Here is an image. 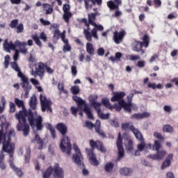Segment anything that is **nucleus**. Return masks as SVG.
<instances>
[{"label": "nucleus", "mask_w": 178, "mask_h": 178, "mask_svg": "<svg viewBox=\"0 0 178 178\" xmlns=\"http://www.w3.org/2000/svg\"><path fill=\"white\" fill-rule=\"evenodd\" d=\"M15 118L19 121L17 124V130L18 131H23L24 137L29 136L30 133V126L31 129L34 130L36 127L37 131H41L44 129V124H42V117L41 115H37V111L33 112L31 109L28 111L27 114H24V111H19L15 114ZM29 123H27V119Z\"/></svg>", "instance_id": "1"}, {"label": "nucleus", "mask_w": 178, "mask_h": 178, "mask_svg": "<svg viewBox=\"0 0 178 178\" xmlns=\"http://www.w3.org/2000/svg\"><path fill=\"white\" fill-rule=\"evenodd\" d=\"M56 129L63 136V139L60 143V148L62 152H65L67 155H70L72 152V144L70 143V138L65 136L67 133V126L66 124L59 122L56 126Z\"/></svg>", "instance_id": "2"}, {"label": "nucleus", "mask_w": 178, "mask_h": 178, "mask_svg": "<svg viewBox=\"0 0 178 178\" xmlns=\"http://www.w3.org/2000/svg\"><path fill=\"white\" fill-rule=\"evenodd\" d=\"M90 145L91 149L86 148V152L89 158L91 165L93 166H98L99 161L97 160V156L94 154L95 148H97L101 152H106V148L104 147V143L99 140L94 141V140H90Z\"/></svg>", "instance_id": "3"}, {"label": "nucleus", "mask_w": 178, "mask_h": 178, "mask_svg": "<svg viewBox=\"0 0 178 178\" xmlns=\"http://www.w3.org/2000/svg\"><path fill=\"white\" fill-rule=\"evenodd\" d=\"M72 99L76 102L77 106L79 108H81L83 105V112L86 113V115L88 116V119H94V115H92V113H91V108L88 107L86 102L81 99V97H77L76 95H74L72 97Z\"/></svg>", "instance_id": "4"}, {"label": "nucleus", "mask_w": 178, "mask_h": 178, "mask_svg": "<svg viewBox=\"0 0 178 178\" xmlns=\"http://www.w3.org/2000/svg\"><path fill=\"white\" fill-rule=\"evenodd\" d=\"M40 101L42 112H49L52 113V101L51 99H47V96L40 95Z\"/></svg>", "instance_id": "5"}, {"label": "nucleus", "mask_w": 178, "mask_h": 178, "mask_svg": "<svg viewBox=\"0 0 178 178\" xmlns=\"http://www.w3.org/2000/svg\"><path fill=\"white\" fill-rule=\"evenodd\" d=\"M116 145L118 149V161L123 159L124 156V149L123 148V139L122 138V134L118 133V136L116 141Z\"/></svg>", "instance_id": "6"}, {"label": "nucleus", "mask_w": 178, "mask_h": 178, "mask_svg": "<svg viewBox=\"0 0 178 178\" xmlns=\"http://www.w3.org/2000/svg\"><path fill=\"white\" fill-rule=\"evenodd\" d=\"M19 79H21L22 81L21 86L25 92L24 97L29 98V92L31 91V86L30 85V82H29V78L26 75H24Z\"/></svg>", "instance_id": "7"}, {"label": "nucleus", "mask_w": 178, "mask_h": 178, "mask_svg": "<svg viewBox=\"0 0 178 178\" xmlns=\"http://www.w3.org/2000/svg\"><path fill=\"white\" fill-rule=\"evenodd\" d=\"M31 74L35 77L39 76L40 79H42L44 77V74H45V64L39 63L38 67L35 68V70H32Z\"/></svg>", "instance_id": "8"}, {"label": "nucleus", "mask_w": 178, "mask_h": 178, "mask_svg": "<svg viewBox=\"0 0 178 178\" xmlns=\"http://www.w3.org/2000/svg\"><path fill=\"white\" fill-rule=\"evenodd\" d=\"M32 38L36 45H38V47H40V48H42V42H41V40H40V39L42 40L43 42H47V33L41 32L40 34V37H38V35L35 34L32 35Z\"/></svg>", "instance_id": "9"}, {"label": "nucleus", "mask_w": 178, "mask_h": 178, "mask_svg": "<svg viewBox=\"0 0 178 178\" xmlns=\"http://www.w3.org/2000/svg\"><path fill=\"white\" fill-rule=\"evenodd\" d=\"M132 50L135 52H139L140 55H144L145 54V50L143 49V42L135 40L131 45Z\"/></svg>", "instance_id": "10"}, {"label": "nucleus", "mask_w": 178, "mask_h": 178, "mask_svg": "<svg viewBox=\"0 0 178 178\" xmlns=\"http://www.w3.org/2000/svg\"><path fill=\"white\" fill-rule=\"evenodd\" d=\"M27 42H20L19 40L15 41V48H19V52L23 55H26L29 53V49H27Z\"/></svg>", "instance_id": "11"}, {"label": "nucleus", "mask_w": 178, "mask_h": 178, "mask_svg": "<svg viewBox=\"0 0 178 178\" xmlns=\"http://www.w3.org/2000/svg\"><path fill=\"white\" fill-rule=\"evenodd\" d=\"M126 35V31H121L120 32H118V31H115L113 33V41L115 42V44H120L122 41H123V38H124V36Z\"/></svg>", "instance_id": "12"}, {"label": "nucleus", "mask_w": 178, "mask_h": 178, "mask_svg": "<svg viewBox=\"0 0 178 178\" xmlns=\"http://www.w3.org/2000/svg\"><path fill=\"white\" fill-rule=\"evenodd\" d=\"M126 95L124 92H114L113 93V97L111 99V102H122L124 101L123 99L124 97Z\"/></svg>", "instance_id": "13"}, {"label": "nucleus", "mask_w": 178, "mask_h": 178, "mask_svg": "<svg viewBox=\"0 0 178 178\" xmlns=\"http://www.w3.org/2000/svg\"><path fill=\"white\" fill-rule=\"evenodd\" d=\"M53 172H54V174H53L54 177L63 178V176H64L63 168L59 166V163L54 164V166L53 168Z\"/></svg>", "instance_id": "14"}, {"label": "nucleus", "mask_w": 178, "mask_h": 178, "mask_svg": "<svg viewBox=\"0 0 178 178\" xmlns=\"http://www.w3.org/2000/svg\"><path fill=\"white\" fill-rule=\"evenodd\" d=\"M83 155L81 153L74 154L72 155V161L79 168H84V163L83 162Z\"/></svg>", "instance_id": "15"}, {"label": "nucleus", "mask_w": 178, "mask_h": 178, "mask_svg": "<svg viewBox=\"0 0 178 178\" xmlns=\"http://www.w3.org/2000/svg\"><path fill=\"white\" fill-rule=\"evenodd\" d=\"M15 149V145L10 144V139L3 141V151L4 152H13Z\"/></svg>", "instance_id": "16"}, {"label": "nucleus", "mask_w": 178, "mask_h": 178, "mask_svg": "<svg viewBox=\"0 0 178 178\" xmlns=\"http://www.w3.org/2000/svg\"><path fill=\"white\" fill-rule=\"evenodd\" d=\"M3 47L4 51H6V52H9L10 49L14 51V49H16V42L13 43V42L10 41L9 42H8V39H6L3 44Z\"/></svg>", "instance_id": "17"}, {"label": "nucleus", "mask_w": 178, "mask_h": 178, "mask_svg": "<svg viewBox=\"0 0 178 178\" xmlns=\"http://www.w3.org/2000/svg\"><path fill=\"white\" fill-rule=\"evenodd\" d=\"M92 26L95 27L92 31V35L94 38H96V40H98V34L97 31H104V26L101 24H97V23L93 24Z\"/></svg>", "instance_id": "18"}, {"label": "nucleus", "mask_w": 178, "mask_h": 178, "mask_svg": "<svg viewBox=\"0 0 178 178\" xmlns=\"http://www.w3.org/2000/svg\"><path fill=\"white\" fill-rule=\"evenodd\" d=\"M129 130H131V131H132V133H134L136 138L138 141H144V138L143 137V134H141V132L140 131H138L136 127H134V126L131 125L129 127Z\"/></svg>", "instance_id": "19"}, {"label": "nucleus", "mask_w": 178, "mask_h": 178, "mask_svg": "<svg viewBox=\"0 0 178 178\" xmlns=\"http://www.w3.org/2000/svg\"><path fill=\"white\" fill-rule=\"evenodd\" d=\"M119 5H122V0H114V2L109 1L107 2V6L111 9V10H114V9H119Z\"/></svg>", "instance_id": "20"}, {"label": "nucleus", "mask_w": 178, "mask_h": 178, "mask_svg": "<svg viewBox=\"0 0 178 178\" xmlns=\"http://www.w3.org/2000/svg\"><path fill=\"white\" fill-rule=\"evenodd\" d=\"M15 104L18 108H22V110L19 111V112H24V115L29 113V111H27V109L24 107V102H23V100L16 97L15 99Z\"/></svg>", "instance_id": "21"}, {"label": "nucleus", "mask_w": 178, "mask_h": 178, "mask_svg": "<svg viewBox=\"0 0 178 178\" xmlns=\"http://www.w3.org/2000/svg\"><path fill=\"white\" fill-rule=\"evenodd\" d=\"M9 163H10V168L13 169V170H14V172H15L17 176H19V177H22V176H23V172L22 171V170L17 167H16V165H15V163H13V159H10L9 160Z\"/></svg>", "instance_id": "22"}, {"label": "nucleus", "mask_w": 178, "mask_h": 178, "mask_svg": "<svg viewBox=\"0 0 178 178\" xmlns=\"http://www.w3.org/2000/svg\"><path fill=\"white\" fill-rule=\"evenodd\" d=\"M95 131L100 136V137H102V138H105L106 137V135H105V133L103 130H101V121L96 120L95 122Z\"/></svg>", "instance_id": "23"}, {"label": "nucleus", "mask_w": 178, "mask_h": 178, "mask_svg": "<svg viewBox=\"0 0 178 178\" xmlns=\"http://www.w3.org/2000/svg\"><path fill=\"white\" fill-rule=\"evenodd\" d=\"M11 69L15 70V72H17V76L21 78L24 75L23 72L20 71V67H19V65H17V63L16 61L10 63Z\"/></svg>", "instance_id": "24"}, {"label": "nucleus", "mask_w": 178, "mask_h": 178, "mask_svg": "<svg viewBox=\"0 0 178 178\" xmlns=\"http://www.w3.org/2000/svg\"><path fill=\"white\" fill-rule=\"evenodd\" d=\"M29 106L31 109H33V111H35L37 109V97L35 95L31 97L29 100Z\"/></svg>", "instance_id": "25"}, {"label": "nucleus", "mask_w": 178, "mask_h": 178, "mask_svg": "<svg viewBox=\"0 0 178 178\" xmlns=\"http://www.w3.org/2000/svg\"><path fill=\"white\" fill-rule=\"evenodd\" d=\"M172 159H173V154H170L161 165V169L163 170L165 169V168L170 166Z\"/></svg>", "instance_id": "26"}, {"label": "nucleus", "mask_w": 178, "mask_h": 178, "mask_svg": "<svg viewBox=\"0 0 178 178\" xmlns=\"http://www.w3.org/2000/svg\"><path fill=\"white\" fill-rule=\"evenodd\" d=\"M133 173V170L131 168L124 167L120 169V174L122 176H130Z\"/></svg>", "instance_id": "27"}, {"label": "nucleus", "mask_w": 178, "mask_h": 178, "mask_svg": "<svg viewBox=\"0 0 178 178\" xmlns=\"http://www.w3.org/2000/svg\"><path fill=\"white\" fill-rule=\"evenodd\" d=\"M149 114L148 113H134L131 116V119H144V118H148Z\"/></svg>", "instance_id": "28"}, {"label": "nucleus", "mask_w": 178, "mask_h": 178, "mask_svg": "<svg viewBox=\"0 0 178 178\" xmlns=\"http://www.w3.org/2000/svg\"><path fill=\"white\" fill-rule=\"evenodd\" d=\"M120 105L122 106V108L128 112V113H131V102L127 103L124 101H121L120 102Z\"/></svg>", "instance_id": "29"}, {"label": "nucleus", "mask_w": 178, "mask_h": 178, "mask_svg": "<svg viewBox=\"0 0 178 178\" xmlns=\"http://www.w3.org/2000/svg\"><path fill=\"white\" fill-rule=\"evenodd\" d=\"M46 128L47 130H49L50 134L54 140L56 138V131H55V128H54V126L52 124L47 123L46 125Z\"/></svg>", "instance_id": "30"}, {"label": "nucleus", "mask_w": 178, "mask_h": 178, "mask_svg": "<svg viewBox=\"0 0 178 178\" xmlns=\"http://www.w3.org/2000/svg\"><path fill=\"white\" fill-rule=\"evenodd\" d=\"M122 56H123V54L121 52H117L115 53V57L113 56L108 58L109 60H111L113 63H115V62H120V59L122 58Z\"/></svg>", "instance_id": "31"}, {"label": "nucleus", "mask_w": 178, "mask_h": 178, "mask_svg": "<svg viewBox=\"0 0 178 178\" xmlns=\"http://www.w3.org/2000/svg\"><path fill=\"white\" fill-rule=\"evenodd\" d=\"M52 172H54V167L50 165L43 173V178H50L52 175Z\"/></svg>", "instance_id": "32"}, {"label": "nucleus", "mask_w": 178, "mask_h": 178, "mask_svg": "<svg viewBox=\"0 0 178 178\" xmlns=\"http://www.w3.org/2000/svg\"><path fill=\"white\" fill-rule=\"evenodd\" d=\"M35 140L36 141L37 144L39 145L38 149H42V147H44V141L40 137L38 134H36L35 136Z\"/></svg>", "instance_id": "33"}, {"label": "nucleus", "mask_w": 178, "mask_h": 178, "mask_svg": "<svg viewBox=\"0 0 178 178\" xmlns=\"http://www.w3.org/2000/svg\"><path fill=\"white\" fill-rule=\"evenodd\" d=\"M90 28L83 30V34L87 40V41L91 42L92 41V33L90 32Z\"/></svg>", "instance_id": "34"}, {"label": "nucleus", "mask_w": 178, "mask_h": 178, "mask_svg": "<svg viewBox=\"0 0 178 178\" xmlns=\"http://www.w3.org/2000/svg\"><path fill=\"white\" fill-rule=\"evenodd\" d=\"M31 149L30 148V147H26V151L24 156L25 163H29L30 162V159L31 158Z\"/></svg>", "instance_id": "35"}, {"label": "nucleus", "mask_w": 178, "mask_h": 178, "mask_svg": "<svg viewBox=\"0 0 178 178\" xmlns=\"http://www.w3.org/2000/svg\"><path fill=\"white\" fill-rule=\"evenodd\" d=\"M147 87H148V88H152V90H156V88L158 90H161L162 84L159 83L156 85L155 83H151V82H149L147 83Z\"/></svg>", "instance_id": "36"}, {"label": "nucleus", "mask_w": 178, "mask_h": 178, "mask_svg": "<svg viewBox=\"0 0 178 178\" xmlns=\"http://www.w3.org/2000/svg\"><path fill=\"white\" fill-rule=\"evenodd\" d=\"M72 16H73V14L70 11H68L67 13H64L63 15V20H65V23L69 24V22Z\"/></svg>", "instance_id": "37"}, {"label": "nucleus", "mask_w": 178, "mask_h": 178, "mask_svg": "<svg viewBox=\"0 0 178 178\" xmlns=\"http://www.w3.org/2000/svg\"><path fill=\"white\" fill-rule=\"evenodd\" d=\"M60 35V31H59L58 29L54 30V36H53V42L54 44H56V42H58V40H59Z\"/></svg>", "instance_id": "38"}, {"label": "nucleus", "mask_w": 178, "mask_h": 178, "mask_svg": "<svg viewBox=\"0 0 178 178\" xmlns=\"http://www.w3.org/2000/svg\"><path fill=\"white\" fill-rule=\"evenodd\" d=\"M3 159H5V155L3 154V152L0 153V168L1 170H5L6 169V165H5V163H3Z\"/></svg>", "instance_id": "39"}, {"label": "nucleus", "mask_w": 178, "mask_h": 178, "mask_svg": "<svg viewBox=\"0 0 178 178\" xmlns=\"http://www.w3.org/2000/svg\"><path fill=\"white\" fill-rule=\"evenodd\" d=\"M102 102L106 108H108V109H113V106L111 105V102H109V99L108 98H104L102 99Z\"/></svg>", "instance_id": "40"}, {"label": "nucleus", "mask_w": 178, "mask_h": 178, "mask_svg": "<svg viewBox=\"0 0 178 178\" xmlns=\"http://www.w3.org/2000/svg\"><path fill=\"white\" fill-rule=\"evenodd\" d=\"M94 47H92L91 43H87L86 44V52L90 55L92 56L94 55Z\"/></svg>", "instance_id": "41"}, {"label": "nucleus", "mask_w": 178, "mask_h": 178, "mask_svg": "<svg viewBox=\"0 0 178 178\" xmlns=\"http://www.w3.org/2000/svg\"><path fill=\"white\" fill-rule=\"evenodd\" d=\"M88 18L89 24H91V26H92L94 24H95L94 20H95V19H97V17H95V14H94V13L88 14Z\"/></svg>", "instance_id": "42"}, {"label": "nucleus", "mask_w": 178, "mask_h": 178, "mask_svg": "<svg viewBox=\"0 0 178 178\" xmlns=\"http://www.w3.org/2000/svg\"><path fill=\"white\" fill-rule=\"evenodd\" d=\"M97 115L99 116V118L100 119H102V120H106L108 119H109V116H111V114L109 113H102V111H99V113H97Z\"/></svg>", "instance_id": "43"}, {"label": "nucleus", "mask_w": 178, "mask_h": 178, "mask_svg": "<svg viewBox=\"0 0 178 178\" xmlns=\"http://www.w3.org/2000/svg\"><path fill=\"white\" fill-rule=\"evenodd\" d=\"M85 7L87 10L88 9H91L92 8V5H94V0H84Z\"/></svg>", "instance_id": "44"}, {"label": "nucleus", "mask_w": 178, "mask_h": 178, "mask_svg": "<svg viewBox=\"0 0 178 178\" xmlns=\"http://www.w3.org/2000/svg\"><path fill=\"white\" fill-rule=\"evenodd\" d=\"M101 102H92L91 106H93L95 111L99 113V112L101 111Z\"/></svg>", "instance_id": "45"}, {"label": "nucleus", "mask_w": 178, "mask_h": 178, "mask_svg": "<svg viewBox=\"0 0 178 178\" xmlns=\"http://www.w3.org/2000/svg\"><path fill=\"white\" fill-rule=\"evenodd\" d=\"M163 131L164 133H173V127L170 124H166L163 127Z\"/></svg>", "instance_id": "46"}, {"label": "nucleus", "mask_w": 178, "mask_h": 178, "mask_svg": "<svg viewBox=\"0 0 178 178\" xmlns=\"http://www.w3.org/2000/svg\"><path fill=\"white\" fill-rule=\"evenodd\" d=\"M108 123L111 124V126H112V127H115V129L119 127V121H118V119L116 118L109 120Z\"/></svg>", "instance_id": "47"}, {"label": "nucleus", "mask_w": 178, "mask_h": 178, "mask_svg": "<svg viewBox=\"0 0 178 178\" xmlns=\"http://www.w3.org/2000/svg\"><path fill=\"white\" fill-rule=\"evenodd\" d=\"M157 152V158L159 159V161H162L163 159V157L166 155V151L165 150H159Z\"/></svg>", "instance_id": "48"}, {"label": "nucleus", "mask_w": 178, "mask_h": 178, "mask_svg": "<svg viewBox=\"0 0 178 178\" xmlns=\"http://www.w3.org/2000/svg\"><path fill=\"white\" fill-rule=\"evenodd\" d=\"M143 42H142L143 45H145V48H148V45H149V38L147 35H145L143 38Z\"/></svg>", "instance_id": "49"}, {"label": "nucleus", "mask_w": 178, "mask_h": 178, "mask_svg": "<svg viewBox=\"0 0 178 178\" xmlns=\"http://www.w3.org/2000/svg\"><path fill=\"white\" fill-rule=\"evenodd\" d=\"M141 143L138 145V150L140 152H143L144 149H147V145H145V142L144 140L140 141Z\"/></svg>", "instance_id": "50"}, {"label": "nucleus", "mask_w": 178, "mask_h": 178, "mask_svg": "<svg viewBox=\"0 0 178 178\" xmlns=\"http://www.w3.org/2000/svg\"><path fill=\"white\" fill-rule=\"evenodd\" d=\"M71 92L74 95H77L80 92V88H79V86H74L71 87Z\"/></svg>", "instance_id": "51"}, {"label": "nucleus", "mask_w": 178, "mask_h": 178, "mask_svg": "<svg viewBox=\"0 0 178 178\" xmlns=\"http://www.w3.org/2000/svg\"><path fill=\"white\" fill-rule=\"evenodd\" d=\"M162 145H161V142L159 140H154V144L153 145L154 151H159Z\"/></svg>", "instance_id": "52"}, {"label": "nucleus", "mask_w": 178, "mask_h": 178, "mask_svg": "<svg viewBox=\"0 0 178 178\" xmlns=\"http://www.w3.org/2000/svg\"><path fill=\"white\" fill-rule=\"evenodd\" d=\"M15 29L17 34H20L24 31V26L22 23L19 24Z\"/></svg>", "instance_id": "53"}, {"label": "nucleus", "mask_w": 178, "mask_h": 178, "mask_svg": "<svg viewBox=\"0 0 178 178\" xmlns=\"http://www.w3.org/2000/svg\"><path fill=\"white\" fill-rule=\"evenodd\" d=\"M114 164L113 163H107L105 165L104 169L106 172H112V170L113 169Z\"/></svg>", "instance_id": "54"}, {"label": "nucleus", "mask_w": 178, "mask_h": 178, "mask_svg": "<svg viewBox=\"0 0 178 178\" xmlns=\"http://www.w3.org/2000/svg\"><path fill=\"white\" fill-rule=\"evenodd\" d=\"M133 149H134L133 140H129L128 141V145H127V150L128 151V152H131Z\"/></svg>", "instance_id": "55"}, {"label": "nucleus", "mask_w": 178, "mask_h": 178, "mask_svg": "<svg viewBox=\"0 0 178 178\" xmlns=\"http://www.w3.org/2000/svg\"><path fill=\"white\" fill-rule=\"evenodd\" d=\"M9 60H10V56L9 55H6L4 58V67L5 69H8L9 67Z\"/></svg>", "instance_id": "56"}, {"label": "nucleus", "mask_w": 178, "mask_h": 178, "mask_svg": "<svg viewBox=\"0 0 178 178\" xmlns=\"http://www.w3.org/2000/svg\"><path fill=\"white\" fill-rule=\"evenodd\" d=\"M17 24H19V19H13L10 24H9V26L11 28V29H16Z\"/></svg>", "instance_id": "57"}, {"label": "nucleus", "mask_w": 178, "mask_h": 178, "mask_svg": "<svg viewBox=\"0 0 178 178\" xmlns=\"http://www.w3.org/2000/svg\"><path fill=\"white\" fill-rule=\"evenodd\" d=\"M97 99H98V96L95 95H90L89 96V102L90 105L92 104V102H97Z\"/></svg>", "instance_id": "58"}, {"label": "nucleus", "mask_w": 178, "mask_h": 178, "mask_svg": "<svg viewBox=\"0 0 178 178\" xmlns=\"http://www.w3.org/2000/svg\"><path fill=\"white\" fill-rule=\"evenodd\" d=\"M71 73L73 77H76V76H77V66L76 65L71 66Z\"/></svg>", "instance_id": "59"}, {"label": "nucleus", "mask_w": 178, "mask_h": 178, "mask_svg": "<svg viewBox=\"0 0 178 178\" xmlns=\"http://www.w3.org/2000/svg\"><path fill=\"white\" fill-rule=\"evenodd\" d=\"M113 106L117 112H120V111H122V108H123V106L120 104V102H118V103H115Z\"/></svg>", "instance_id": "60"}, {"label": "nucleus", "mask_w": 178, "mask_h": 178, "mask_svg": "<svg viewBox=\"0 0 178 178\" xmlns=\"http://www.w3.org/2000/svg\"><path fill=\"white\" fill-rule=\"evenodd\" d=\"M58 89L60 90V91L65 92V94H67V90H65V85L63 84V83H58Z\"/></svg>", "instance_id": "61"}, {"label": "nucleus", "mask_w": 178, "mask_h": 178, "mask_svg": "<svg viewBox=\"0 0 178 178\" xmlns=\"http://www.w3.org/2000/svg\"><path fill=\"white\" fill-rule=\"evenodd\" d=\"M154 136L156 138H158V140H160V141H163L165 140V138H163L162 134L159 132H154Z\"/></svg>", "instance_id": "62"}, {"label": "nucleus", "mask_w": 178, "mask_h": 178, "mask_svg": "<svg viewBox=\"0 0 178 178\" xmlns=\"http://www.w3.org/2000/svg\"><path fill=\"white\" fill-rule=\"evenodd\" d=\"M10 110L9 111L10 112V113H13L15 112L16 111V104H15V103L10 102Z\"/></svg>", "instance_id": "63"}, {"label": "nucleus", "mask_w": 178, "mask_h": 178, "mask_svg": "<svg viewBox=\"0 0 178 178\" xmlns=\"http://www.w3.org/2000/svg\"><path fill=\"white\" fill-rule=\"evenodd\" d=\"M86 127H87L88 129H89L90 130L94 129H95V124H92V122H90V121H86Z\"/></svg>", "instance_id": "64"}]
</instances>
